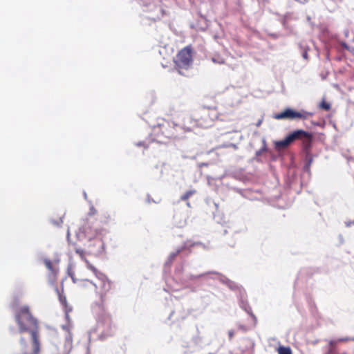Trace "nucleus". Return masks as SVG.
<instances>
[{
	"label": "nucleus",
	"instance_id": "8",
	"mask_svg": "<svg viewBox=\"0 0 354 354\" xmlns=\"http://www.w3.org/2000/svg\"><path fill=\"white\" fill-rule=\"evenodd\" d=\"M174 126L177 133L178 129L183 130V132H189L192 130L194 122L189 116L185 115L182 117L181 120L178 123H174Z\"/></svg>",
	"mask_w": 354,
	"mask_h": 354
},
{
	"label": "nucleus",
	"instance_id": "14",
	"mask_svg": "<svg viewBox=\"0 0 354 354\" xmlns=\"http://www.w3.org/2000/svg\"><path fill=\"white\" fill-rule=\"evenodd\" d=\"M75 252L77 254H78L80 257V258L86 263V261L87 262H89L85 257V252L84 250L81 249V248H76L75 249Z\"/></svg>",
	"mask_w": 354,
	"mask_h": 354
},
{
	"label": "nucleus",
	"instance_id": "9",
	"mask_svg": "<svg viewBox=\"0 0 354 354\" xmlns=\"http://www.w3.org/2000/svg\"><path fill=\"white\" fill-rule=\"evenodd\" d=\"M73 348V335L70 331L65 337L64 354H69Z\"/></svg>",
	"mask_w": 354,
	"mask_h": 354
},
{
	"label": "nucleus",
	"instance_id": "10",
	"mask_svg": "<svg viewBox=\"0 0 354 354\" xmlns=\"http://www.w3.org/2000/svg\"><path fill=\"white\" fill-rule=\"evenodd\" d=\"M210 109H203L201 113V118L205 122H207L208 120L212 121V118H210Z\"/></svg>",
	"mask_w": 354,
	"mask_h": 354
},
{
	"label": "nucleus",
	"instance_id": "24",
	"mask_svg": "<svg viewBox=\"0 0 354 354\" xmlns=\"http://www.w3.org/2000/svg\"><path fill=\"white\" fill-rule=\"evenodd\" d=\"M137 145H138V146H140V145H141V144H140V143H138V144H137Z\"/></svg>",
	"mask_w": 354,
	"mask_h": 354
},
{
	"label": "nucleus",
	"instance_id": "1",
	"mask_svg": "<svg viewBox=\"0 0 354 354\" xmlns=\"http://www.w3.org/2000/svg\"><path fill=\"white\" fill-rule=\"evenodd\" d=\"M86 267L90 270L97 279V282H94L87 278L84 274L78 273L77 275L73 270L71 267L68 268V274L71 278L73 282L78 286L80 288H87L92 286L95 288L96 293L99 295L102 304H104L106 299L107 295L113 289V283L108 279L106 275L99 271L90 262L86 261Z\"/></svg>",
	"mask_w": 354,
	"mask_h": 354
},
{
	"label": "nucleus",
	"instance_id": "20",
	"mask_svg": "<svg viewBox=\"0 0 354 354\" xmlns=\"http://www.w3.org/2000/svg\"><path fill=\"white\" fill-rule=\"evenodd\" d=\"M52 223H53L54 225H59L61 223H63V221H62V219L60 218L58 221H53V220H52Z\"/></svg>",
	"mask_w": 354,
	"mask_h": 354
},
{
	"label": "nucleus",
	"instance_id": "17",
	"mask_svg": "<svg viewBox=\"0 0 354 354\" xmlns=\"http://www.w3.org/2000/svg\"><path fill=\"white\" fill-rule=\"evenodd\" d=\"M44 263H45L46 267L48 270H51V271H53V263H52V262H51L50 260H48V259L45 260V261H44Z\"/></svg>",
	"mask_w": 354,
	"mask_h": 354
},
{
	"label": "nucleus",
	"instance_id": "15",
	"mask_svg": "<svg viewBox=\"0 0 354 354\" xmlns=\"http://www.w3.org/2000/svg\"><path fill=\"white\" fill-rule=\"evenodd\" d=\"M319 108L325 111H329L330 109V104L325 100H322L319 104Z\"/></svg>",
	"mask_w": 354,
	"mask_h": 354
},
{
	"label": "nucleus",
	"instance_id": "7",
	"mask_svg": "<svg viewBox=\"0 0 354 354\" xmlns=\"http://www.w3.org/2000/svg\"><path fill=\"white\" fill-rule=\"evenodd\" d=\"M20 344L22 346L21 354H39L41 346L39 338L31 339L30 345H28L25 339L21 337Z\"/></svg>",
	"mask_w": 354,
	"mask_h": 354
},
{
	"label": "nucleus",
	"instance_id": "4",
	"mask_svg": "<svg viewBox=\"0 0 354 354\" xmlns=\"http://www.w3.org/2000/svg\"><path fill=\"white\" fill-rule=\"evenodd\" d=\"M153 133L160 142H163L162 139L164 138H176L178 136L174 123L168 121H164L162 123L153 127Z\"/></svg>",
	"mask_w": 354,
	"mask_h": 354
},
{
	"label": "nucleus",
	"instance_id": "3",
	"mask_svg": "<svg viewBox=\"0 0 354 354\" xmlns=\"http://www.w3.org/2000/svg\"><path fill=\"white\" fill-rule=\"evenodd\" d=\"M312 139L311 133L302 129H298L290 133L285 139L276 142L275 147L278 149H285L294 141L301 140L304 145L307 147L310 145Z\"/></svg>",
	"mask_w": 354,
	"mask_h": 354
},
{
	"label": "nucleus",
	"instance_id": "22",
	"mask_svg": "<svg viewBox=\"0 0 354 354\" xmlns=\"http://www.w3.org/2000/svg\"><path fill=\"white\" fill-rule=\"evenodd\" d=\"M82 229H83V232L84 233H86V230H87V226L86 225H84L82 227Z\"/></svg>",
	"mask_w": 354,
	"mask_h": 354
},
{
	"label": "nucleus",
	"instance_id": "23",
	"mask_svg": "<svg viewBox=\"0 0 354 354\" xmlns=\"http://www.w3.org/2000/svg\"><path fill=\"white\" fill-rule=\"evenodd\" d=\"M229 335H230V337H232V335H233L232 332H230V333H229Z\"/></svg>",
	"mask_w": 354,
	"mask_h": 354
},
{
	"label": "nucleus",
	"instance_id": "2",
	"mask_svg": "<svg viewBox=\"0 0 354 354\" xmlns=\"http://www.w3.org/2000/svg\"><path fill=\"white\" fill-rule=\"evenodd\" d=\"M15 319L21 333H28L31 339L39 338V322L30 313L28 306H23L17 308Z\"/></svg>",
	"mask_w": 354,
	"mask_h": 354
},
{
	"label": "nucleus",
	"instance_id": "19",
	"mask_svg": "<svg viewBox=\"0 0 354 354\" xmlns=\"http://www.w3.org/2000/svg\"><path fill=\"white\" fill-rule=\"evenodd\" d=\"M342 47L345 49H346L348 51L352 52L353 49H352L350 46H348L346 43H343L342 44Z\"/></svg>",
	"mask_w": 354,
	"mask_h": 354
},
{
	"label": "nucleus",
	"instance_id": "16",
	"mask_svg": "<svg viewBox=\"0 0 354 354\" xmlns=\"http://www.w3.org/2000/svg\"><path fill=\"white\" fill-rule=\"evenodd\" d=\"M59 299L60 303L64 305V306H66L67 305V300L66 297L64 295H62L61 294L59 295Z\"/></svg>",
	"mask_w": 354,
	"mask_h": 354
},
{
	"label": "nucleus",
	"instance_id": "11",
	"mask_svg": "<svg viewBox=\"0 0 354 354\" xmlns=\"http://www.w3.org/2000/svg\"><path fill=\"white\" fill-rule=\"evenodd\" d=\"M183 250V248H180L178 250H176L175 252H171L168 258V261L171 263L173 262L176 257Z\"/></svg>",
	"mask_w": 354,
	"mask_h": 354
},
{
	"label": "nucleus",
	"instance_id": "6",
	"mask_svg": "<svg viewBox=\"0 0 354 354\" xmlns=\"http://www.w3.org/2000/svg\"><path fill=\"white\" fill-rule=\"evenodd\" d=\"M309 115H311L307 112H299L294 111L292 109L287 108L283 111L278 113H275L273 118L276 120H293V119H306Z\"/></svg>",
	"mask_w": 354,
	"mask_h": 354
},
{
	"label": "nucleus",
	"instance_id": "5",
	"mask_svg": "<svg viewBox=\"0 0 354 354\" xmlns=\"http://www.w3.org/2000/svg\"><path fill=\"white\" fill-rule=\"evenodd\" d=\"M192 61V48L190 46H186L178 53L174 63L179 73H181L180 70L188 69L191 66Z\"/></svg>",
	"mask_w": 354,
	"mask_h": 354
},
{
	"label": "nucleus",
	"instance_id": "21",
	"mask_svg": "<svg viewBox=\"0 0 354 354\" xmlns=\"http://www.w3.org/2000/svg\"><path fill=\"white\" fill-rule=\"evenodd\" d=\"M97 234V232L95 231L91 236L87 235L89 239H91L93 237H95Z\"/></svg>",
	"mask_w": 354,
	"mask_h": 354
},
{
	"label": "nucleus",
	"instance_id": "13",
	"mask_svg": "<svg viewBox=\"0 0 354 354\" xmlns=\"http://www.w3.org/2000/svg\"><path fill=\"white\" fill-rule=\"evenodd\" d=\"M195 190H189L181 196L180 199L184 201H187L189 199V197H191L194 194H195Z\"/></svg>",
	"mask_w": 354,
	"mask_h": 354
},
{
	"label": "nucleus",
	"instance_id": "12",
	"mask_svg": "<svg viewBox=\"0 0 354 354\" xmlns=\"http://www.w3.org/2000/svg\"><path fill=\"white\" fill-rule=\"evenodd\" d=\"M278 354H292L290 347L280 346L278 349Z\"/></svg>",
	"mask_w": 354,
	"mask_h": 354
},
{
	"label": "nucleus",
	"instance_id": "18",
	"mask_svg": "<svg viewBox=\"0 0 354 354\" xmlns=\"http://www.w3.org/2000/svg\"><path fill=\"white\" fill-rule=\"evenodd\" d=\"M96 212H97V210L95 209V207H90L89 213H88V214H89L90 216L95 215V214H96Z\"/></svg>",
	"mask_w": 354,
	"mask_h": 354
}]
</instances>
